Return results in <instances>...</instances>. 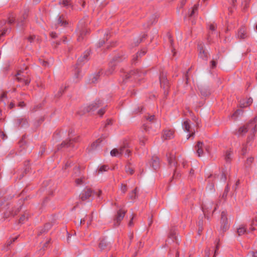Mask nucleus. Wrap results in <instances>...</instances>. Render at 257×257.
Listing matches in <instances>:
<instances>
[{
    "label": "nucleus",
    "mask_w": 257,
    "mask_h": 257,
    "mask_svg": "<svg viewBox=\"0 0 257 257\" xmlns=\"http://www.w3.org/2000/svg\"><path fill=\"white\" fill-rule=\"evenodd\" d=\"M205 257H209V255H210V253H209V250L207 249L205 250Z\"/></svg>",
    "instance_id": "nucleus-59"
},
{
    "label": "nucleus",
    "mask_w": 257,
    "mask_h": 257,
    "mask_svg": "<svg viewBox=\"0 0 257 257\" xmlns=\"http://www.w3.org/2000/svg\"><path fill=\"white\" fill-rule=\"evenodd\" d=\"M246 232V229L244 225H240L237 229V232L239 236L244 234Z\"/></svg>",
    "instance_id": "nucleus-22"
},
{
    "label": "nucleus",
    "mask_w": 257,
    "mask_h": 257,
    "mask_svg": "<svg viewBox=\"0 0 257 257\" xmlns=\"http://www.w3.org/2000/svg\"><path fill=\"white\" fill-rule=\"evenodd\" d=\"M198 49L199 51V57L202 60L207 61L208 58V53L204 49L203 46L200 45L198 46Z\"/></svg>",
    "instance_id": "nucleus-11"
},
{
    "label": "nucleus",
    "mask_w": 257,
    "mask_h": 257,
    "mask_svg": "<svg viewBox=\"0 0 257 257\" xmlns=\"http://www.w3.org/2000/svg\"><path fill=\"white\" fill-rule=\"evenodd\" d=\"M142 75H144V73L139 72L138 70L132 71L129 73L124 74L122 76V77L123 81L126 82L130 79H132V80H136L139 77L141 76Z\"/></svg>",
    "instance_id": "nucleus-4"
},
{
    "label": "nucleus",
    "mask_w": 257,
    "mask_h": 257,
    "mask_svg": "<svg viewBox=\"0 0 257 257\" xmlns=\"http://www.w3.org/2000/svg\"><path fill=\"white\" fill-rule=\"evenodd\" d=\"M1 137L2 138V139L3 140H4L5 139V138H6V135H5L4 132H1Z\"/></svg>",
    "instance_id": "nucleus-63"
},
{
    "label": "nucleus",
    "mask_w": 257,
    "mask_h": 257,
    "mask_svg": "<svg viewBox=\"0 0 257 257\" xmlns=\"http://www.w3.org/2000/svg\"><path fill=\"white\" fill-rule=\"evenodd\" d=\"M40 62L42 64V65L45 66H47L48 64L47 62L42 60H40Z\"/></svg>",
    "instance_id": "nucleus-57"
},
{
    "label": "nucleus",
    "mask_w": 257,
    "mask_h": 257,
    "mask_svg": "<svg viewBox=\"0 0 257 257\" xmlns=\"http://www.w3.org/2000/svg\"><path fill=\"white\" fill-rule=\"evenodd\" d=\"M252 226H257V218H255L252 221L251 224L250 231H252L254 230V228L252 227Z\"/></svg>",
    "instance_id": "nucleus-43"
},
{
    "label": "nucleus",
    "mask_w": 257,
    "mask_h": 257,
    "mask_svg": "<svg viewBox=\"0 0 257 257\" xmlns=\"http://www.w3.org/2000/svg\"><path fill=\"white\" fill-rule=\"evenodd\" d=\"M132 218H131V220L130 221L129 223H128V226H133V225H134V223H133V220L134 218V216L133 215H132Z\"/></svg>",
    "instance_id": "nucleus-55"
},
{
    "label": "nucleus",
    "mask_w": 257,
    "mask_h": 257,
    "mask_svg": "<svg viewBox=\"0 0 257 257\" xmlns=\"http://www.w3.org/2000/svg\"><path fill=\"white\" fill-rule=\"evenodd\" d=\"M99 73H100V72H99L97 74H95L92 76V78H91V82L95 83L97 82V81L98 80V79L99 77Z\"/></svg>",
    "instance_id": "nucleus-31"
},
{
    "label": "nucleus",
    "mask_w": 257,
    "mask_h": 257,
    "mask_svg": "<svg viewBox=\"0 0 257 257\" xmlns=\"http://www.w3.org/2000/svg\"><path fill=\"white\" fill-rule=\"evenodd\" d=\"M18 123H19V125L21 127L27 126L28 124L27 119L24 118L19 119L18 120Z\"/></svg>",
    "instance_id": "nucleus-25"
},
{
    "label": "nucleus",
    "mask_w": 257,
    "mask_h": 257,
    "mask_svg": "<svg viewBox=\"0 0 257 257\" xmlns=\"http://www.w3.org/2000/svg\"><path fill=\"white\" fill-rule=\"evenodd\" d=\"M7 99L8 98L7 94L6 93H3L0 97V102L3 103L4 105L6 106L8 102Z\"/></svg>",
    "instance_id": "nucleus-28"
},
{
    "label": "nucleus",
    "mask_w": 257,
    "mask_h": 257,
    "mask_svg": "<svg viewBox=\"0 0 257 257\" xmlns=\"http://www.w3.org/2000/svg\"><path fill=\"white\" fill-rule=\"evenodd\" d=\"M163 138L166 140L171 139L174 137V131L173 130H165L164 132Z\"/></svg>",
    "instance_id": "nucleus-17"
},
{
    "label": "nucleus",
    "mask_w": 257,
    "mask_h": 257,
    "mask_svg": "<svg viewBox=\"0 0 257 257\" xmlns=\"http://www.w3.org/2000/svg\"><path fill=\"white\" fill-rule=\"evenodd\" d=\"M246 257H257V252L251 251L249 252Z\"/></svg>",
    "instance_id": "nucleus-44"
},
{
    "label": "nucleus",
    "mask_w": 257,
    "mask_h": 257,
    "mask_svg": "<svg viewBox=\"0 0 257 257\" xmlns=\"http://www.w3.org/2000/svg\"><path fill=\"white\" fill-rule=\"evenodd\" d=\"M150 165L154 170L159 168L160 166V160L158 157L153 156L150 162Z\"/></svg>",
    "instance_id": "nucleus-14"
},
{
    "label": "nucleus",
    "mask_w": 257,
    "mask_h": 257,
    "mask_svg": "<svg viewBox=\"0 0 257 257\" xmlns=\"http://www.w3.org/2000/svg\"><path fill=\"white\" fill-rule=\"evenodd\" d=\"M160 81L161 87H163L165 90H167L169 87L168 81L165 77L160 78Z\"/></svg>",
    "instance_id": "nucleus-18"
},
{
    "label": "nucleus",
    "mask_w": 257,
    "mask_h": 257,
    "mask_svg": "<svg viewBox=\"0 0 257 257\" xmlns=\"http://www.w3.org/2000/svg\"><path fill=\"white\" fill-rule=\"evenodd\" d=\"M102 102L99 99H96L94 102L90 104L86 108L88 112L94 111L101 105Z\"/></svg>",
    "instance_id": "nucleus-9"
},
{
    "label": "nucleus",
    "mask_w": 257,
    "mask_h": 257,
    "mask_svg": "<svg viewBox=\"0 0 257 257\" xmlns=\"http://www.w3.org/2000/svg\"><path fill=\"white\" fill-rule=\"evenodd\" d=\"M176 232L175 231H171L169 235V237L171 238L172 241L176 239Z\"/></svg>",
    "instance_id": "nucleus-33"
},
{
    "label": "nucleus",
    "mask_w": 257,
    "mask_h": 257,
    "mask_svg": "<svg viewBox=\"0 0 257 257\" xmlns=\"http://www.w3.org/2000/svg\"><path fill=\"white\" fill-rule=\"evenodd\" d=\"M252 102V99L251 98H248L246 101V104H242L240 103V106L241 107H246L248 105H249Z\"/></svg>",
    "instance_id": "nucleus-36"
},
{
    "label": "nucleus",
    "mask_w": 257,
    "mask_h": 257,
    "mask_svg": "<svg viewBox=\"0 0 257 257\" xmlns=\"http://www.w3.org/2000/svg\"><path fill=\"white\" fill-rule=\"evenodd\" d=\"M92 195V190L89 188L85 189L80 194V197L82 201L89 199Z\"/></svg>",
    "instance_id": "nucleus-8"
},
{
    "label": "nucleus",
    "mask_w": 257,
    "mask_h": 257,
    "mask_svg": "<svg viewBox=\"0 0 257 257\" xmlns=\"http://www.w3.org/2000/svg\"><path fill=\"white\" fill-rule=\"evenodd\" d=\"M109 168L107 165H102L99 167L98 170V173H102L104 172L107 171L109 170Z\"/></svg>",
    "instance_id": "nucleus-30"
},
{
    "label": "nucleus",
    "mask_w": 257,
    "mask_h": 257,
    "mask_svg": "<svg viewBox=\"0 0 257 257\" xmlns=\"http://www.w3.org/2000/svg\"><path fill=\"white\" fill-rule=\"evenodd\" d=\"M236 36L240 39H245L247 37L246 29L244 27H241L238 30Z\"/></svg>",
    "instance_id": "nucleus-15"
},
{
    "label": "nucleus",
    "mask_w": 257,
    "mask_h": 257,
    "mask_svg": "<svg viewBox=\"0 0 257 257\" xmlns=\"http://www.w3.org/2000/svg\"><path fill=\"white\" fill-rule=\"evenodd\" d=\"M117 58H114L112 61L110 63V66L111 67V69L108 70V72L107 73V74H110L112 73L114 69L113 68V66L115 65V62L117 61Z\"/></svg>",
    "instance_id": "nucleus-29"
},
{
    "label": "nucleus",
    "mask_w": 257,
    "mask_h": 257,
    "mask_svg": "<svg viewBox=\"0 0 257 257\" xmlns=\"http://www.w3.org/2000/svg\"><path fill=\"white\" fill-rule=\"evenodd\" d=\"M18 106L21 108H23L25 106V104L24 101H20L18 103Z\"/></svg>",
    "instance_id": "nucleus-54"
},
{
    "label": "nucleus",
    "mask_w": 257,
    "mask_h": 257,
    "mask_svg": "<svg viewBox=\"0 0 257 257\" xmlns=\"http://www.w3.org/2000/svg\"><path fill=\"white\" fill-rule=\"evenodd\" d=\"M167 160L168 161L169 164L171 166L176 167V164H177V161H176V158L174 154H169L167 155Z\"/></svg>",
    "instance_id": "nucleus-16"
},
{
    "label": "nucleus",
    "mask_w": 257,
    "mask_h": 257,
    "mask_svg": "<svg viewBox=\"0 0 257 257\" xmlns=\"http://www.w3.org/2000/svg\"><path fill=\"white\" fill-rule=\"evenodd\" d=\"M125 171L127 174L132 175L133 174L134 170L132 168L127 166L125 167Z\"/></svg>",
    "instance_id": "nucleus-37"
},
{
    "label": "nucleus",
    "mask_w": 257,
    "mask_h": 257,
    "mask_svg": "<svg viewBox=\"0 0 257 257\" xmlns=\"http://www.w3.org/2000/svg\"><path fill=\"white\" fill-rule=\"evenodd\" d=\"M85 32V30H82L79 33V36L77 39L78 41H80L83 39V35H84V33Z\"/></svg>",
    "instance_id": "nucleus-40"
},
{
    "label": "nucleus",
    "mask_w": 257,
    "mask_h": 257,
    "mask_svg": "<svg viewBox=\"0 0 257 257\" xmlns=\"http://www.w3.org/2000/svg\"><path fill=\"white\" fill-rule=\"evenodd\" d=\"M59 4L63 7L68 8L71 6L70 1L69 0H61Z\"/></svg>",
    "instance_id": "nucleus-27"
},
{
    "label": "nucleus",
    "mask_w": 257,
    "mask_h": 257,
    "mask_svg": "<svg viewBox=\"0 0 257 257\" xmlns=\"http://www.w3.org/2000/svg\"><path fill=\"white\" fill-rule=\"evenodd\" d=\"M227 192H228V187H226V188H225V191L222 195V198H224L226 197Z\"/></svg>",
    "instance_id": "nucleus-53"
},
{
    "label": "nucleus",
    "mask_w": 257,
    "mask_h": 257,
    "mask_svg": "<svg viewBox=\"0 0 257 257\" xmlns=\"http://www.w3.org/2000/svg\"><path fill=\"white\" fill-rule=\"evenodd\" d=\"M108 245L105 239H102L99 243V248L101 250H104Z\"/></svg>",
    "instance_id": "nucleus-20"
},
{
    "label": "nucleus",
    "mask_w": 257,
    "mask_h": 257,
    "mask_svg": "<svg viewBox=\"0 0 257 257\" xmlns=\"http://www.w3.org/2000/svg\"><path fill=\"white\" fill-rule=\"evenodd\" d=\"M155 116L154 115H150L148 117H147V119L149 120L150 121H152L154 118Z\"/></svg>",
    "instance_id": "nucleus-61"
},
{
    "label": "nucleus",
    "mask_w": 257,
    "mask_h": 257,
    "mask_svg": "<svg viewBox=\"0 0 257 257\" xmlns=\"http://www.w3.org/2000/svg\"><path fill=\"white\" fill-rule=\"evenodd\" d=\"M101 141H100V139H98L96 140L95 142H93L91 144V147L92 149H94L95 148H96L99 145V144L100 143Z\"/></svg>",
    "instance_id": "nucleus-35"
},
{
    "label": "nucleus",
    "mask_w": 257,
    "mask_h": 257,
    "mask_svg": "<svg viewBox=\"0 0 257 257\" xmlns=\"http://www.w3.org/2000/svg\"><path fill=\"white\" fill-rule=\"evenodd\" d=\"M209 30L211 31L212 34L214 32L216 28V25L215 24H211L209 25Z\"/></svg>",
    "instance_id": "nucleus-39"
},
{
    "label": "nucleus",
    "mask_w": 257,
    "mask_h": 257,
    "mask_svg": "<svg viewBox=\"0 0 257 257\" xmlns=\"http://www.w3.org/2000/svg\"><path fill=\"white\" fill-rule=\"evenodd\" d=\"M256 121L257 117H255L254 119L250 121L247 124L240 127L238 130L234 133V134L238 136L244 135L247 133L248 130L251 127V125H254V123L256 122Z\"/></svg>",
    "instance_id": "nucleus-3"
},
{
    "label": "nucleus",
    "mask_w": 257,
    "mask_h": 257,
    "mask_svg": "<svg viewBox=\"0 0 257 257\" xmlns=\"http://www.w3.org/2000/svg\"><path fill=\"white\" fill-rule=\"evenodd\" d=\"M180 162L184 168H185L186 167H187V162L186 160H185L184 159H181Z\"/></svg>",
    "instance_id": "nucleus-47"
},
{
    "label": "nucleus",
    "mask_w": 257,
    "mask_h": 257,
    "mask_svg": "<svg viewBox=\"0 0 257 257\" xmlns=\"http://www.w3.org/2000/svg\"><path fill=\"white\" fill-rule=\"evenodd\" d=\"M16 78L20 82H23L25 85H27L30 82V79L23 75L21 76L20 73H18L16 75Z\"/></svg>",
    "instance_id": "nucleus-13"
},
{
    "label": "nucleus",
    "mask_w": 257,
    "mask_h": 257,
    "mask_svg": "<svg viewBox=\"0 0 257 257\" xmlns=\"http://www.w3.org/2000/svg\"><path fill=\"white\" fill-rule=\"evenodd\" d=\"M90 52L89 50L85 51L83 54L78 58L77 64V66L75 70V76L76 78H79V76L80 75V74L81 73L79 67L88 61V56L90 55Z\"/></svg>",
    "instance_id": "nucleus-2"
},
{
    "label": "nucleus",
    "mask_w": 257,
    "mask_h": 257,
    "mask_svg": "<svg viewBox=\"0 0 257 257\" xmlns=\"http://www.w3.org/2000/svg\"><path fill=\"white\" fill-rule=\"evenodd\" d=\"M253 158L249 157L246 160V164L248 166H249L253 162Z\"/></svg>",
    "instance_id": "nucleus-48"
},
{
    "label": "nucleus",
    "mask_w": 257,
    "mask_h": 257,
    "mask_svg": "<svg viewBox=\"0 0 257 257\" xmlns=\"http://www.w3.org/2000/svg\"><path fill=\"white\" fill-rule=\"evenodd\" d=\"M15 104L14 102H11L10 103V104H9V108L12 109L15 107Z\"/></svg>",
    "instance_id": "nucleus-60"
},
{
    "label": "nucleus",
    "mask_w": 257,
    "mask_h": 257,
    "mask_svg": "<svg viewBox=\"0 0 257 257\" xmlns=\"http://www.w3.org/2000/svg\"><path fill=\"white\" fill-rule=\"evenodd\" d=\"M131 153V151L126 144L118 148L113 149L110 151L111 156L117 157H120L122 156L129 157Z\"/></svg>",
    "instance_id": "nucleus-1"
},
{
    "label": "nucleus",
    "mask_w": 257,
    "mask_h": 257,
    "mask_svg": "<svg viewBox=\"0 0 257 257\" xmlns=\"http://www.w3.org/2000/svg\"><path fill=\"white\" fill-rule=\"evenodd\" d=\"M112 124L111 120V119H108V120H107V122H106V123L105 124V127H106V126L107 125H110V124Z\"/></svg>",
    "instance_id": "nucleus-62"
},
{
    "label": "nucleus",
    "mask_w": 257,
    "mask_h": 257,
    "mask_svg": "<svg viewBox=\"0 0 257 257\" xmlns=\"http://www.w3.org/2000/svg\"><path fill=\"white\" fill-rule=\"evenodd\" d=\"M17 239V237H14L12 238L10 241H8V243L9 245H10L13 242L15 241V240Z\"/></svg>",
    "instance_id": "nucleus-56"
},
{
    "label": "nucleus",
    "mask_w": 257,
    "mask_h": 257,
    "mask_svg": "<svg viewBox=\"0 0 257 257\" xmlns=\"http://www.w3.org/2000/svg\"><path fill=\"white\" fill-rule=\"evenodd\" d=\"M10 31H11V28H4L2 30V32L0 34V36H4L5 35L7 34L8 33L10 32Z\"/></svg>",
    "instance_id": "nucleus-38"
},
{
    "label": "nucleus",
    "mask_w": 257,
    "mask_h": 257,
    "mask_svg": "<svg viewBox=\"0 0 257 257\" xmlns=\"http://www.w3.org/2000/svg\"><path fill=\"white\" fill-rule=\"evenodd\" d=\"M36 38V36H34V35H33V36H29L28 38V41L30 42V43H32L34 40Z\"/></svg>",
    "instance_id": "nucleus-51"
},
{
    "label": "nucleus",
    "mask_w": 257,
    "mask_h": 257,
    "mask_svg": "<svg viewBox=\"0 0 257 257\" xmlns=\"http://www.w3.org/2000/svg\"><path fill=\"white\" fill-rule=\"evenodd\" d=\"M147 141L146 137H142L140 138V142L142 145H144Z\"/></svg>",
    "instance_id": "nucleus-41"
},
{
    "label": "nucleus",
    "mask_w": 257,
    "mask_h": 257,
    "mask_svg": "<svg viewBox=\"0 0 257 257\" xmlns=\"http://www.w3.org/2000/svg\"><path fill=\"white\" fill-rule=\"evenodd\" d=\"M243 113V111L241 109H238L236 111L234 112L233 114H232L231 117L232 118H235L236 116H237L238 115L242 114Z\"/></svg>",
    "instance_id": "nucleus-34"
},
{
    "label": "nucleus",
    "mask_w": 257,
    "mask_h": 257,
    "mask_svg": "<svg viewBox=\"0 0 257 257\" xmlns=\"http://www.w3.org/2000/svg\"><path fill=\"white\" fill-rule=\"evenodd\" d=\"M83 179L81 178H79V179H77V180H76V183L77 185L82 184L83 183Z\"/></svg>",
    "instance_id": "nucleus-52"
},
{
    "label": "nucleus",
    "mask_w": 257,
    "mask_h": 257,
    "mask_svg": "<svg viewBox=\"0 0 257 257\" xmlns=\"http://www.w3.org/2000/svg\"><path fill=\"white\" fill-rule=\"evenodd\" d=\"M221 227L220 229L223 231H225L228 228V223L227 218V214L225 211L221 213V217L220 220Z\"/></svg>",
    "instance_id": "nucleus-6"
},
{
    "label": "nucleus",
    "mask_w": 257,
    "mask_h": 257,
    "mask_svg": "<svg viewBox=\"0 0 257 257\" xmlns=\"http://www.w3.org/2000/svg\"><path fill=\"white\" fill-rule=\"evenodd\" d=\"M74 133V132L72 130H70L69 131V141L68 142H64L62 143V145L63 147H66L67 148L73 147V142H77L79 141V137H76L73 138L72 134Z\"/></svg>",
    "instance_id": "nucleus-5"
},
{
    "label": "nucleus",
    "mask_w": 257,
    "mask_h": 257,
    "mask_svg": "<svg viewBox=\"0 0 257 257\" xmlns=\"http://www.w3.org/2000/svg\"><path fill=\"white\" fill-rule=\"evenodd\" d=\"M27 219V217H26L25 215H22L20 218L19 222L21 223H23Z\"/></svg>",
    "instance_id": "nucleus-46"
},
{
    "label": "nucleus",
    "mask_w": 257,
    "mask_h": 257,
    "mask_svg": "<svg viewBox=\"0 0 257 257\" xmlns=\"http://www.w3.org/2000/svg\"><path fill=\"white\" fill-rule=\"evenodd\" d=\"M14 22V19H13V18H9V21H8L9 24H13Z\"/></svg>",
    "instance_id": "nucleus-64"
},
{
    "label": "nucleus",
    "mask_w": 257,
    "mask_h": 257,
    "mask_svg": "<svg viewBox=\"0 0 257 257\" xmlns=\"http://www.w3.org/2000/svg\"><path fill=\"white\" fill-rule=\"evenodd\" d=\"M219 179L221 181L224 182L226 181V176L223 173H222L219 177Z\"/></svg>",
    "instance_id": "nucleus-45"
},
{
    "label": "nucleus",
    "mask_w": 257,
    "mask_h": 257,
    "mask_svg": "<svg viewBox=\"0 0 257 257\" xmlns=\"http://www.w3.org/2000/svg\"><path fill=\"white\" fill-rule=\"evenodd\" d=\"M199 7V4H195L193 7L190 10V12L189 13V16L190 17H194L195 15L197 14L198 9Z\"/></svg>",
    "instance_id": "nucleus-19"
},
{
    "label": "nucleus",
    "mask_w": 257,
    "mask_h": 257,
    "mask_svg": "<svg viewBox=\"0 0 257 257\" xmlns=\"http://www.w3.org/2000/svg\"><path fill=\"white\" fill-rule=\"evenodd\" d=\"M58 24L60 26H65L68 23L63 16H59L57 20Z\"/></svg>",
    "instance_id": "nucleus-23"
},
{
    "label": "nucleus",
    "mask_w": 257,
    "mask_h": 257,
    "mask_svg": "<svg viewBox=\"0 0 257 257\" xmlns=\"http://www.w3.org/2000/svg\"><path fill=\"white\" fill-rule=\"evenodd\" d=\"M232 154V151L231 150H228L226 152L224 158L226 162H230L231 161Z\"/></svg>",
    "instance_id": "nucleus-26"
},
{
    "label": "nucleus",
    "mask_w": 257,
    "mask_h": 257,
    "mask_svg": "<svg viewBox=\"0 0 257 257\" xmlns=\"http://www.w3.org/2000/svg\"><path fill=\"white\" fill-rule=\"evenodd\" d=\"M182 127L185 131L189 133L188 135H187V139H189L191 136L194 135V133L190 130L191 128V125L189 120H186L184 121L182 124Z\"/></svg>",
    "instance_id": "nucleus-10"
},
{
    "label": "nucleus",
    "mask_w": 257,
    "mask_h": 257,
    "mask_svg": "<svg viewBox=\"0 0 257 257\" xmlns=\"http://www.w3.org/2000/svg\"><path fill=\"white\" fill-rule=\"evenodd\" d=\"M146 53V51L145 50H142L140 52H138L136 56H134L133 58V62L134 63H136V60L139 57H141L142 56L144 55Z\"/></svg>",
    "instance_id": "nucleus-24"
},
{
    "label": "nucleus",
    "mask_w": 257,
    "mask_h": 257,
    "mask_svg": "<svg viewBox=\"0 0 257 257\" xmlns=\"http://www.w3.org/2000/svg\"><path fill=\"white\" fill-rule=\"evenodd\" d=\"M120 190L121 192L123 194H124L126 190H127V188H126V186L125 185H124V184H121V186H120Z\"/></svg>",
    "instance_id": "nucleus-42"
},
{
    "label": "nucleus",
    "mask_w": 257,
    "mask_h": 257,
    "mask_svg": "<svg viewBox=\"0 0 257 257\" xmlns=\"http://www.w3.org/2000/svg\"><path fill=\"white\" fill-rule=\"evenodd\" d=\"M196 150V153L199 157H200L203 155V150L205 149L204 145L202 142L199 141L195 146ZM207 150V148H205Z\"/></svg>",
    "instance_id": "nucleus-12"
},
{
    "label": "nucleus",
    "mask_w": 257,
    "mask_h": 257,
    "mask_svg": "<svg viewBox=\"0 0 257 257\" xmlns=\"http://www.w3.org/2000/svg\"><path fill=\"white\" fill-rule=\"evenodd\" d=\"M137 196V188L134 189L131 193L129 194V198L131 199H134L136 198Z\"/></svg>",
    "instance_id": "nucleus-32"
},
{
    "label": "nucleus",
    "mask_w": 257,
    "mask_h": 257,
    "mask_svg": "<svg viewBox=\"0 0 257 257\" xmlns=\"http://www.w3.org/2000/svg\"><path fill=\"white\" fill-rule=\"evenodd\" d=\"M216 62L215 60H213L210 62V67L213 69L216 67Z\"/></svg>",
    "instance_id": "nucleus-49"
},
{
    "label": "nucleus",
    "mask_w": 257,
    "mask_h": 257,
    "mask_svg": "<svg viewBox=\"0 0 257 257\" xmlns=\"http://www.w3.org/2000/svg\"><path fill=\"white\" fill-rule=\"evenodd\" d=\"M4 193L3 192H0V199L2 200L5 201V197H4Z\"/></svg>",
    "instance_id": "nucleus-58"
},
{
    "label": "nucleus",
    "mask_w": 257,
    "mask_h": 257,
    "mask_svg": "<svg viewBox=\"0 0 257 257\" xmlns=\"http://www.w3.org/2000/svg\"><path fill=\"white\" fill-rule=\"evenodd\" d=\"M28 14L26 12L23 15V18H21L18 20V25L19 27H22L25 24V21L27 19Z\"/></svg>",
    "instance_id": "nucleus-21"
},
{
    "label": "nucleus",
    "mask_w": 257,
    "mask_h": 257,
    "mask_svg": "<svg viewBox=\"0 0 257 257\" xmlns=\"http://www.w3.org/2000/svg\"><path fill=\"white\" fill-rule=\"evenodd\" d=\"M126 211L123 209H119L117 213L115 218L114 219V225L118 226L120 221L123 219Z\"/></svg>",
    "instance_id": "nucleus-7"
},
{
    "label": "nucleus",
    "mask_w": 257,
    "mask_h": 257,
    "mask_svg": "<svg viewBox=\"0 0 257 257\" xmlns=\"http://www.w3.org/2000/svg\"><path fill=\"white\" fill-rule=\"evenodd\" d=\"M105 111V109L104 108H101L98 110V114L102 116L104 113Z\"/></svg>",
    "instance_id": "nucleus-50"
}]
</instances>
